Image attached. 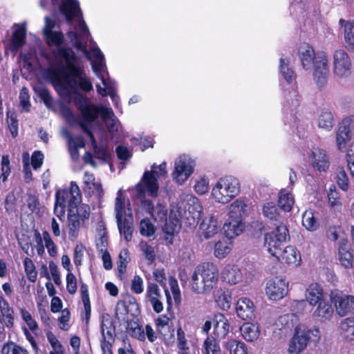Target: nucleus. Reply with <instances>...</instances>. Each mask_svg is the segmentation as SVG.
Listing matches in <instances>:
<instances>
[{"mask_svg": "<svg viewBox=\"0 0 354 354\" xmlns=\"http://www.w3.org/2000/svg\"><path fill=\"white\" fill-rule=\"evenodd\" d=\"M330 300L335 307L337 315L344 317L354 314V296L344 294L335 290L330 292Z\"/></svg>", "mask_w": 354, "mask_h": 354, "instance_id": "13", "label": "nucleus"}, {"mask_svg": "<svg viewBox=\"0 0 354 354\" xmlns=\"http://www.w3.org/2000/svg\"><path fill=\"white\" fill-rule=\"evenodd\" d=\"M319 333L318 329L310 330L302 324L297 326L294 335L288 344V351L289 354H299L301 353L306 348L311 335L317 337Z\"/></svg>", "mask_w": 354, "mask_h": 354, "instance_id": "9", "label": "nucleus"}, {"mask_svg": "<svg viewBox=\"0 0 354 354\" xmlns=\"http://www.w3.org/2000/svg\"><path fill=\"white\" fill-rule=\"evenodd\" d=\"M101 330L103 337V342L101 347L103 351H107L111 354V347L112 342L114 341L115 330L112 326V322L108 315L102 317Z\"/></svg>", "mask_w": 354, "mask_h": 354, "instance_id": "17", "label": "nucleus"}, {"mask_svg": "<svg viewBox=\"0 0 354 354\" xmlns=\"http://www.w3.org/2000/svg\"><path fill=\"white\" fill-rule=\"evenodd\" d=\"M140 232L145 236H150L155 232L154 226L148 219H142L140 223Z\"/></svg>", "mask_w": 354, "mask_h": 354, "instance_id": "60", "label": "nucleus"}, {"mask_svg": "<svg viewBox=\"0 0 354 354\" xmlns=\"http://www.w3.org/2000/svg\"><path fill=\"white\" fill-rule=\"evenodd\" d=\"M214 334L218 338H225L229 333V324L226 317L221 313L216 314L214 317Z\"/></svg>", "mask_w": 354, "mask_h": 354, "instance_id": "26", "label": "nucleus"}, {"mask_svg": "<svg viewBox=\"0 0 354 354\" xmlns=\"http://www.w3.org/2000/svg\"><path fill=\"white\" fill-rule=\"evenodd\" d=\"M84 183L88 189H95L99 195L102 194V185L95 182V177L93 174H90L88 171H85L84 175Z\"/></svg>", "mask_w": 354, "mask_h": 354, "instance_id": "54", "label": "nucleus"}, {"mask_svg": "<svg viewBox=\"0 0 354 354\" xmlns=\"http://www.w3.org/2000/svg\"><path fill=\"white\" fill-rule=\"evenodd\" d=\"M289 239L287 226L284 224H275L274 230L265 235L264 246L272 256L276 257L279 256V253H281L283 243L288 241Z\"/></svg>", "mask_w": 354, "mask_h": 354, "instance_id": "8", "label": "nucleus"}, {"mask_svg": "<svg viewBox=\"0 0 354 354\" xmlns=\"http://www.w3.org/2000/svg\"><path fill=\"white\" fill-rule=\"evenodd\" d=\"M140 246L145 258L149 261V263H152L154 261L156 257L153 248L144 242L140 243Z\"/></svg>", "mask_w": 354, "mask_h": 354, "instance_id": "63", "label": "nucleus"}, {"mask_svg": "<svg viewBox=\"0 0 354 354\" xmlns=\"http://www.w3.org/2000/svg\"><path fill=\"white\" fill-rule=\"evenodd\" d=\"M135 191L136 192V196L141 201V207L151 215L154 206L150 201L145 199V192L147 191L145 187L141 184H137L135 187Z\"/></svg>", "mask_w": 354, "mask_h": 354, "instance_id": "40", "label": "nucleus"}, {"mask_svg": "<svg viewBox=\"0 0 354 354\" xmlns=\"http://www.w3.org/2000/svg\"><path fill=\"white\" fill-rule=\"evenodd\" d=\"M352 72V62L345 50H336L333 55V73L339 79L347 78Z\"/></svg>", "mask_w": 354, "mask_h": 354, "instance_id": "12", "label": "nucleus"}, {"mask_svg": "<svg viewBox=\"0 0 354 354\" xmlns=\"http://www.w3.org/2000/svg\"><path fill=\"white\" fill-rule=\"evenodd\" d=\"M7 122L11 135L13 138H15L18 135V121L17 116L14 112L8 111L7 113Z\"/></svg>", "mask_w": 354, "mask_h": 354, "instance_id": "57", "label": "nucleus"}, {"mask_svg": "<svg viewBox=\"0 0 354 354\" xmlns=\"http://www.w3.org/2000/svg\"><path fill=\"white\" fill-rule=\"evenodd\" d=\"M247 204L243 200L236 199L227 207L229 218L241 221L247 213Z\"/></svg>", "mask_w": 354, "mask_h": 354, "instance_id": "28", "label": "nucleus"}, {"mask_svg": "<svg viewBox=\"0 0 354 354\" xmlns=\"http://www.w3.org/2000/svg\"><path fill=\"white\" fill-rule=\"evenodd\" d=\"M202 206L198 198L192 194H183L176 206L171 209V216L185 224L195 226L202 215Z\"/></svg>", "mask_w": 354, "mask_h": 354, "instance_id": "4", "label": "nucleus"}, {"mask_svg": "<svg viewBox=\"0 0 354 354\" xmlns=\"http://www.w3.org/2000/svg\"><path fill=\"white\" fill-rule=\"evenodd\" d=\"M47 338L53 348V350L50 352V354H66L62 345L51 332L47 333Z\"/></svg>", "mask_w": 354, "mask_h": 354, "instance_id": "51", "label": "nucleus"}, {"mask_svg": "<svg viewBox=\"0 0 354 354\" xmlns=\"http://www.w3.org/2000/svg\"><path fill=\"white\" fill-rule=\"evenodd\" d=\"M117 224L120 234L124 235L126 241H130L133 232L131 214H128V216H125L124 219L117 221Z\"/></svg>", "mask_w": 354, "mask_h": 354, "instance_id": "33", "label": "nucleus"}, {"mask_svg": "<svg viewBox=\"0 0 354 354\" xmlns=\"http://www.w3.org/2000/svg\"><path fill=\"white\" fill-rule=\"evenodd\" d=\"M222 279L230 284L239 283L242 278L241 270L235 266H227L222 272Z\"/></svg>", "mask_w": 354, "mask_h": 354, "instance_id": "32", "label": "nucleus"}, {"mask_svg": "<svg viewBox=\"0 0 354 354\" xmlns=\"http://www.w3.org/2000/svg\"><path fill=\"white\" fill-rule=\"evenodd\" d=\"M311 165L319 171H326L330 165L328 156L324 150L315 148L309 156Z\"/></svg>", "mask_w": 354, "mask_h": 354, "instance_id": "19", "label": "nucleus"}, {"mask_svg": "<svg viewBox=\"0 0 354 354\" xmlns=\"http://www.w3.org/2000/svg\"><path fill=\"white\" fill-rule=\"evenodd\" d=\"M60 11L65 16L67 22L71 23L73 19L76 21L74 30L68 31L67 35L73 45L91 60L93 72L101 80L104 87L96 85L98 94L102 97L109 95L117 106L118 96L115 92V84L109 78L103 54L95 44H91L90 51L87 49L86 42L91 35L88 28L82 19L78 1L62 0Z\"/></svg>", "mask_w": 354, "mask_h": 354, "instance_id": "1", "label": "nucleus"}, {"mask_svg": "<svg viewBox=\"0 0 354 354\" xmlns=\"http://www.w3.org/2000/svg\"><path fill=\"white\" fill-rule=\"evenodd\" d=\"M354 128V123L351 118H347L340 123L336 135L337 146L339 150L346 147V142L350 140V133Z\"/></svg>", "mask_w": 354, "mask_h": 354, "instance_id": "18", "label": "nucleus"}, {"mask_svg": "<svg viewBox=\"0 0 354 354\" xmlns=\"http://www.w3.org/2000/svg\"><path fill=\"white\" fill-rule=\"evenodd\" d=\"M24 265L28 279L32 282H35L37 275L32 261L30 258L26 257L24 261Z\"/></svg>", "mask_w": 354, "mask_h": 354, "instance_id": "56", "label": "nucleus"}, {"mask_svg": "<svg viewBox=\"0 0 354 354\" xmlns=\"http://www.w3.org/2000/svg\"><path fill=\"white\" fill-rule=\"evenodd\" d=\"M225 346L230 354H248L246 345L243 342L231 339L227 342Z\"/></svg>", "mask_w": 354, "mask_h": 354, "instance_id": "46", "label": "nucleus"}, {"mask_svg": "<svg viewBox=\"0 0 354 354\" xmlns=\"http://www.w3.org/2000/svg\"><path fill=\"white\" fill-rule=\"evenodd\" d=\"M0 314L3 317L5 326L12 328L14 326V310L2 296H0Z\"/></svg>", "mask_w": 354, "mask_h": 354, "instance_id": "27", "label": "nucleus"}, {"mask_svg": "<svg viewBox=\"0 0 354 354\" xmlns=\"http://www.w3.org/2000/svg\"><path fill=\"white\" fill-rule=\"evenodd\" d=\"M96 113H97L95 109L92 107L84 109L82 111V120L80 121V127L89 137L94 153L97 158L106 160L108 156L106 151L103 147L97 146L93 133L90 130L91 121L96 117Z\"/></svg>", "mask_w": 354, "mask_h": 354, "instance_id": "10", "label": "nucleus"}, {"mask_svg": "<svg viewBox=\"0 0 354 354\" xmlns=\"http://www.w3.org/2000/svg\"><path fill=\"white\" fill-rule=\"evenodd\" d=\"M290 62L287 58L280 59V72L288 82H292L296 77L294 71L289 66Z\"/></svg>", "mask_w": 354, "mask_h": 354, "instance_id": "45", "label": "nucleus"}, {"mask_svg": "<svg viewBox=\"0 0 354 354\" xmlns=\"http://www.w3.org/2000/svg\"><path fill=\"white\" fill-rule=\"evenodd\" d=\"M69 199H68V209L76 208L82 202V194L80 189L74 181L71 182Z\"/></svg>", "mask_w": 354, "mask_h": 354, "instance_id": "38", "label": "nucleus"}, {"mask_svg": "<svg viewBox=\"0 0 354 354\" xmlns=\"http://www.w3.org/2000/svg\"><path fill=\"white\" fill-rule=\"evenodd\" d=\"M167 215V208L162 204H158L156 207H153V212L151 216L154 219H160V221H164L166 219Z\"/></svg>", "mask_w": 354, "mask_h": 354, "instance_id": "64", "label": "nucleus"}, {"mask_svg": "<svg viewBox=\"0 0 354 354\" xmlns=\"http://www.w3.org/2000/svg\"><path fill=\"white\" fill-rule=\"evenodd\" d=\"M324 293L322 287L317 283H312L306 290V299L310 305H316L323 301Z\"/></svg>", "mask_w": 354, "mask_h": 354, "instance_id": "31", "label": "nucleus"}, {"mask_svg": "<svg viewBox=\"0 0 354 354\" xmlns=\"http://www.w3.org/2000/svg\"><path fill=\"white\" fill-rule=\"evenodd\" d=\"M244 229V225L241 220L230 218L223 225V230L228 239H232L239 235Z\"/></svg>", "mask_w": 354, "mask_h": 354, "instance_id": "29", "label": "nucleus"}, {"mask_svg": "<svg viewBox=\"0 0 354 354\" xmlns=\"http://www.w3.org/2000/svg\"><path fill=\"white\" fill-rule=\"evenodd\" d=\"M237 315L242 319H252L254 317V307L252 301L248 298H241L236 303Z\"/></svg>", "mask_w": 354, "mask_h": 354, "instance_id": "23", "label": "nucleus"}, {"mask_svg": "<svg viewBox=\"0 0 354 354\" xmlns=\"http://www.w3.org/2000/svg\"><path fill=\"white\" fill-rule=\"evenodd\" d=\"M203 354H221V348L216 339L208 336L203 342Z\"/></svg>", "mask_w": 354, "mask_h": 354, "instance_id": "41", "label": "nucleus"}, {"mask_svg": "<svg viewBox=\"0 0 354 354\" xmlns=\"http://www.w3.org/2000/svg\"><path fill=\"white\" fill-rule=\"evenodd\" d=\"M318 126L319 128L330 130L333 126V118L330 112H322L318 120Z\"/></svg>", "mask_w": 354, "mask_h": 354, "instance_id": "49", "label": "nucleus"}, {"mask_svg": "<svg viewBox=\"0 0 354 354\" xmlns=\"http://www.w3.org/2000/svg\"><path fill=\"white\" fill-rule=\"evenodd\" d=\"M58 55L65 61L70 74H66L64 69L50 68L46 71L48 78L62 97L71 101L74 95L73 100L76 104L75 98L80 95L88 104L86 97L78 91L77 84L85 92L92 91L93 84L82 65L77 62L74 52L71 48H62L58 50Z\"/></svg>", "mask_w": 354, "mask_h": 354, "instance_id": "2", "label": "nucleus"}, {"mask_svg": "<svg viewBox=\"0 0 354 354\" xmlns=\"http://www.w3.org/2000/svg\"><path fill=\"white\" fill-rule=\"evenodd\" d=\"M339 260L341 264L346 268H350L353 266V255L351 252V245L348 241L342 239L339 241Z\"/></svg>", "mask_w": 354, "mask_h": 354, "instance_id": "24", "label": "nucleus"}, {"mask_svg": "<svg viewBox=\"0 0 354 354\" xmlns=\"http://www.w3.org/2000/svg\"><path fill=\"white\" fill-rule=\"evenodd\" d=\"M276 258L293 266H298L301 261L299 252L292 246H287L283 250H281V253H279V256H277Z\"/></svg>", "mask_w": 354, "mask_h": 354, "instance_id": "21", "label": "nucleus"}, {"mask_svg": "<svg viewBox=\"0 0 354 354\" xmlns=\"http://www.w3.org/2000/svg\"><path fill=\"white\" fill-rule=\"evenodd\" d=\"M44 36L46 38V41L49 46H55L58 47L57 50V55L59 57L62 58L58 55V50L62 48L59 47L64 41V35L62 32L59 31L50 32V33L46 34Z\"/></svg>", "mask_w": 354, "mask_h": 354, "instance_id": "44", "label": "nucleus"}, {"mask_svg": "<svg viewBox=\"0 0 354 354\" xmlns=\"http://www.w3.org/2000/svg\"><path fill=\"white\" fill-rule=\"evenodd\" d=\"M339 329L345 340L348 342L354 340V318L348 317L343 319L340 323Z\"/></svg>", "mask_w": 354, "mask_h": 354, "instance_id": "36", "label": "nucleus"}, {"mask_svg": "<svg viewBox=\"0 0 354 354\" xmlns=\"http://www.w3.org/2000/svg\"><path fill=\"white\" fill-rule=\"evenodd\" d=\"M298 321V317L294 313L281 315L275 322V329L281 331L282 334L286 336L292 328L295 329Z\"/></svg>", "mask_w": 354, "mask_h": 354, "instance_id": "20", "label": "nucleus"}, {"mask_svg": "<svg viewBox=\"0 0 354 354\" xmlns=\"http://www.w3.org/2000/svg\"><path fill=\"white\" fill-rule=\"evenodd\" d=\"M302 224L310 231H314L317 228L318 223L311 210H307L303 214Z\"/></svg>", "mask_w": 354, "mask_h": 354, "instance_id": "48", "label": "nucleus"}, {"mask_svg": "<svg viewBox=\"0 0 354 354\" xmlns=\"http://www.w3.org/2000/svg\"><path fill=\"white\" fill-rule=\"evenodd\" d=\"M243 337L248 342L257 340L260 335L259 326L257 324L245 323L240 328Z\"/></svg>", "mask_w": 354, "mask_h": 354, "instance_id": "34", "label": "nucleus"}, {"mask_svg": "<svg viewBox=\"0 0 354 354\" xmlns=\"http://www.w3.org/2000/svg\"><path fill=\"white\" fill-rule=\"evenodd\" d=\"M146 298L156 313L163 310L162 295L156 283L150 281L147 283Z\"/></svg>", "mask_w": 354, "mask_h": 354, "instance_id": "16", "label": "nucleus"}, {"mask_svg": "<svg viewBox=\"0 0 354 354\" xmlns=\"http://www.w3.org/2000/svg\"><path fill=\"white\" fill-rule=\"evenodd\" d=\"M288 281L286 278L277 277L267 283L266 293L270 299L279 300L288 293Z\"/></svg>", "mask_w": 354, "mask_h": 354, "instance_id": "15", "label": "nucleus"}, {"mask_svg": "<svg viewBox=\"0 0 354 354\" xmlns=\"http://www.w3.org/2000/svg\"><path fill=\"white\" fill-rule=\"evenodd\" d=\"M26 39V28L23 26L18 27L13 33L10 50L12 51H17L21 47Z\"/></svg>", "mask_w": 354, "mask_h": 354, "instance_id": "39", "label": "nucleus"}, {"mask_svg": "<svg viewBox=\"0 0 354 354\" xmlns=\"http://www.w3.org/2000/svg\"><path fill=\"white\" fill-rule=\"evenodd\" d=\"M298 55L304 69L312 72L317 86L320 88L324 86L328 82L329 75L326 54L324 52L315 54L312 46L304 44L299 47Z\"/></svg>", "mask_w": 354, "mask_h": 354, "instance_id": "3", "label": "nucleus"}, {"mask_svg": "<svg viewBox=\"0 0 354 354\" xmlns=\"http://www.w3.org/2000/svg\"><path fill=\"white\" fill-rule=\"evenodd\" d=\"M339 23L344 24V41L346 48L354 53V21H345L343 19L339 20Z\"/></svg>", "mask_w": 354, "mask_h": 354, "instance_id": "35", "label": "nucleus"}, {"mask_svg": "<svg viewBox=\"0 0 354 354\" xmlns=\"http://www.w3.org/2000/svg\"><path fill=\"white\" fill-rule=\"evenodd\" d=\"M166 174L165 162L158 166L153 165L150 171H147L144 173L141 183L139 184L145 187L149 195L156 197L158 195L159 188L158 178L164 176Z\"/></svg>", "mask_w": 354, "mask_h": 354, "instance_id": "11", "label": "nucleus"}, {"mask_svg": "<svg viewBox=\"0 0 354 354\" xmlns=\"http://www.w3.org/2000/svg\"><path fill=\"white\" fill-rule=\"evenodd\" d=\"M194 166V160L186 156H180L175 162L172 174L174 180L178 184H183L193 173Z\"/></svg>", "mask_w": 354, "mask_h": 354, "instance_id": "14", "label": "nucleus"}, {"mask_svg": "<svg viewBox=\"0 0 354 354\" xmlns=\"http://www.w3.org/2000/svg\"><path fill=\"white\" fill-rule=\"evenodd\" d=\"M43 239L48 252L50 257H55L57 254V248L48 232H43Z\"/></svg>", "mask_w": 354, "mask_h": 354, "instance_id": "53", "label": "nucleus"}, {"mask_svg": "<svg viewBox=\"0 0 354 354\" xmlns=\"http://www.w3.org/2000/svg\"><path fill=\"white\" fill-rule=\"evenodd\" d=\"M129 252L127 250H122L119 254V259L117 262V269L120 274L125 272L128 263Z\"/></svg>", "mask_w": 354, "mask_h": 354, "instance_id": "58", "label": "nucleus"}, {"mask_svg": "<svg viewBox=\"0 0 354 354\" xmlns=\"http://www.w3.org/2000/svg\"><path fill=\"white\" fill-rule=\"evenodd\" d=\"M216 301L218 305L223 310H227L230 308V297L228 294L223 291H217L215 296Z\"/></svg>", "mask_w": 354, "mask_h": 354, "instance_id": "55", "label": "nucleus"}, {"mask_svg": "<svg viewBox=\"0 0 354 354\" xmlns=\"http://www.w3.org/2000/svg\"><path fill=\"white\" fill-rule=\"evenodd\" d=\"M278 203L281 209L290 212L294 204V198L290 192L281 190L279 193Z\"/></svg>", "mask_w": 354, "mask_h": 354, "instance_id": "43", "label": "nucleus"}, {"mask_svg": "<svg viewBox=\"0 0 354 354\" xmlns=\"http://www.w3.org/2000/svg\"><path fill=\"white\" fill-rule=\"evenodd\" d=\"M218 272L215 265L204 263L198 266L192 274L191 290L196 294L209 292L216 285Z\"/></svg>", "mask_w": 354, "mask_h": 354, "instance_id": "5", "label": "nucleus"}, {"mask_svg": "<svg viewBox=\"0 0 354 354\" xmlns=\"http://www.w3.org/2000/svg\"><path fill=\"white\" fill-rule=\"evenodd\" d=\"M220 225L216 218L213 216L205 218L200 225V232L202 236L208 239L212 238L219 231Z\"/></svg>", "mask_w": 354, "mask_h": 354, "instance_id": "22", "label": "nucleus"}, {"mask_svg": "<svg viewBox=\"0 0 354 354\" xmlns=\"http://www.w3.org/2000/svg\"><path fill=\"white\" fill-rule=\"evenodd\" d=\"M1 353L2 354H28L26 349L13 342L3 345Z\"/></svg>", "mask_w": 354, "mask_h": 354, "instance_id": "52", "label": "nucleus"}, {"mask_svg": "<svg viewBox=\"0 0 354 354\" xmlns=\"http://www.w3.org/2000/svg\"><path fill=\"white\" fill-rule=\"evenodd\" d=\"M21 315L22 319L27 325L28 326L30 330L32 331L36 330L38 328V325L36 321L32 318V315L25 308L21 309Z\"/></svg>", "mask_w": 354, "mask_h": 354, "instance_id": "61", "label": "nucleus"}, {"mask_svg": "<svg viewBox=\"0 0 354 354\" xmlns=\"http://www.w3.org/2000/svg\"><path fill=\"white\" fill-rule=\"evenodd\" d=\"M84 223L78 218V215H76L73 209H68V230L71 240H75L77 237L80 229Z\"/></svg>", "mask_w": 354, "mask_h": 354, "instance_id": "25", "label": "nucleus"}, {"mask_svg": "<svg viewBox=\"0 0 354 354\" xmlns=\"http://www.w3.org/2000/svg\"><path fill=\"white\" fill-rule=\"evenodd\" d=\"M317 304V307L313 313V318L322 322L330 319L333 315L331 305L324 301Z\"/></svg>", "mask_w": 354, "mask_h": 354, "instance_id": "30", "label": "nucleus"}, {"mask_svg": "<svg viewBox=\"0 0 354 354\" xmlns=\"http://www.w3.org/2000/svg\"><path fill=\"white\" fill-rule=\"evenodd\" d=\"M328 197L330 207L335 211H339L342 207V204L339 201L338 193L337 192L336 189L334 186L330 187L328 194Z\"/></svg>", "mask_w": 354, "mask_h": 354, "instance_id": "50", "label": "nucleus"}, {"mask_svg": "<svg viewBox=\"0 0 354 354\" xmlns=\"http://www.w3.org/2000/svg\"><path fill=\"white\" fill-rule=\"evenodd\" d=\"M240 182L232 176H226L219 179L212 188V195L220 203H227L240 192Z\"/></svg>", "mask_w": 354, "mask_h": 354, "instance_id": "6", "label": "nucleus"}, {"mask_svg": "<svg viewBox=\"0 0 354 354\" xmlns=\"http://www.w3.org/2000/svg\"><path fill=\"white\" fill-rule=\"evenodd\" d=\"M115 218L116 221H119L120 220L124 219L123 218L124 215L125 214L126 216H128L127 215V212L125 210L124 201L122 199V190H119L117 194V197L115 199Z\"/></svg>", "mask_w": 354, "mask_h": 354, "instance_id": "47", "label": "nucleus"}, {"mask_svg": "<svg viewBox=\"0 0 354 354\" xmlns=\"http://www.w3.org/2000/svg\"><path fill=\"white\" fill-rule=\"evenodd\" d=\"M231 243L228 240L223 239L215 243L214 254L218 259H223L231 251Z\"/></svg>", "mask_w": 354, "mask_h": 354, "instance_id": "42", "label": "nucleus"}, {"mask_svg": "<svg viewBox=\"0 0 354 354\" xmlns=\"http://www.w3.org/2000/svg\"><path fill=\"white\" fill-rule=\"evenodd\" d=\"M263 213L266 217L271 221H274L275 224L281 225L283 223V218L279 213L277 208L272 202L266 203L263 207Z\"/></svg>", "mask_w": 354, "mask_h": 354, "instance_id": "37", "label": "nucleus"}, {"mask_svg": "<svg viewBox=\"0 0 354 354\" xmlns=\"http://www.w3.org/2000/svg\"><path fill=\"white\" fill-rule=\"evenodd\" d=\"M90 211V207L86 204H80L76 208H74V212L76 215H78V218L82 220V222H84L85 220L89 218Z\"/></svg>", "mask_w": 354, "mask_h": 354, "instance_id": "62", "label": "nucleus"}, {"mask_svg": "<svg viewBox=\"0 0 354 354\" xmlns=\"http://www.w3.org/2000/svg\"><path fill=\"white\" fill-rule=\"evenodd\" d=\"M75 102L76 106L82 113L80 118H79V122L82 120V111L84 109L92 107L95 109L97 113L96 117H95V118L91 121V124L95 122L97 120L98 115H100L107 130L110 133H113L118 131L120 122L111 108L103 106L97 107L91 104H86L85 99L80 95L77 96L75 98Z\"/></svg>", "mask_w": 354, "mask_h": 354, "instance_id": "7", "label": "nucleus"}, {"mask_svg": "<svg viewBox=\"0 0 354 354\" xmlns=\"http://www.w3.org/2000/svg\"><path fill=\"white\" fill-rule=\"evenodd\" d=\"M28 90L26 87H23L19 93L20 106L23 111L28 112L30 111V103L29 101Z\"/></svg>", "mask_w": 354, "mask_h": 354, "instance_id": "59", "label": "nucleus"}]
</instances>
